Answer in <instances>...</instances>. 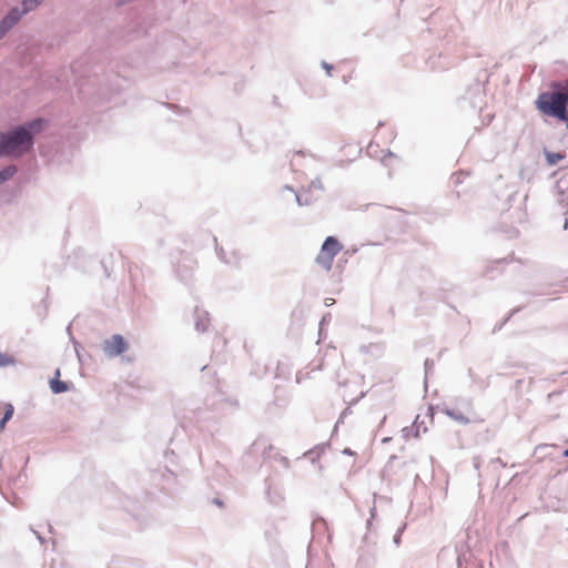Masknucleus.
<instances>
[{"label":"nucleus","mask_w":568,"mask_h":568,"mask_svg":"<svg viewBox=\"0 0 568 568\" xmlns=\"http://www.w3.org/2000/svg\"><path fill=\"white\" fill-rule=\"evenodd\" d=\"M547 163L549 165H556L559 163L562 159H565V154L559 152H545Z\"/></svg>","instance_id":"obj_11"},{"label":"nucleus","mask_w":568,"mask_h":568,"mask_svg":"<svg viewBox=\"0 0 568 568\" xmlns=\"http://www.w3.org/2000/svg\"><path fill=\"white\" fill-rule=\"evenodd\" d=\"M219 252H220L222 260L225 263L234 265V266H237L241 264L243 256L241 254L240 247L235 243L227 242L224 245H221Z\"/></svg>","instance_id":"obj_6"},{"label":"nucleus","mask_w":568,"mask_h":568,"mask_svg":"<svg viewBox=\"0 0 568 568\" xmlns=\"http://www.w3.org/2000/svg\"><path fill=\"white\" fill-rule=\"evenodd\" d=\"M42 125L43 120L38 119L7 134L2 133L1 156L19 158L27 153L33 144V135L42 129Z\"/></svg>","instance_id":"obj_1"},{"label":"nucleus","mask_w":568,"mask_h":568,"mask_svg":"<svg viewBox=\"0 0 568 568\" xmlns=\"http://www.w3.org/2000/svg\"><path fill=\"white\" fill-rule=\"evenodd\" d=\"M324 68L329 72L332 67L327 65L326 63H324Z\"/></svg>","instance_id":"obj_14"},{"label":"nucleus","mask_w":568,"mask_h":568,"mask_svg":"<svg viewBox=\"0 0 568 568\" xmlns=\"http://www.w3.org/2000/svg\"><path fill=\"white\" fill-rule=\"evenodd\" d=\"M14 408L11 404L4 405V415L2 419L0 420V430H3L6 427V424L11 419L13 415Z\"/></svg>","instance_id":"obj_10"},{"label":"nucleus","mask_w":568,"mask_h":568,"mask_svg":"<svg viewBox=\"0 0 568 568\" xmlns=\"http://www.w3.org/2000/svg\"><path fill=\"white\" fill-rule=\"evenodd\" d=\"M558 92L564 95L565 103H566V105H568V81L564 85L562 91H558Z\"/></svg>","instance_id":"obj_12"},{"label":"nucleus","mask_w":568,"mask_h":568,"mask_svg":"<svg viewBox=\"0 0 568 568\" xmlns=\"http://www.w3.org/2000/svg\"><path fill=\"white\" fill-rule=\"evenodd\" d=\"M538 111L545 115L556 118L568 125V109L564 95L559 92L540 93L535 102Z\"/></svg>","instance_id":"obj_2"},{"label":"nucleus","mask_w":568,"mask_h":568,"mask_svg":"<svg viewBox=\"0 0 568 568\" xmlns=\"http://www.w3.org/2000/svg\"><path fill=\"white\" fill-rule=\"evenodd\" d=\"M7 364V361L3 358V356L0 354V365Z\"/></svg>","instance_id":"obj_13"},{"label":"nucleus","mask_w":568,"mask_h":568,"mask_svg":"<svg viewBox=\"0 0 568 568\" xmlns=\"http://www.w3.org/2000/svg\"><path fill=\"white\" fill-rule=\"evenodd\" d=\"M193 264H195V262L192 261L191 258H184L182 262L178 264L176 273L181 277V280H187L189 277H191L192 272H189V270L193 271Z\"/></svg>","instance_id":"obj_7"},{"label":"nucleus","mask_w":568,"mask_h":568,"mask_svg":"<svg viewBox=\"0 0 568 568\" xmlns=\"http://www.w3.org/2000/svg\"><path fill=\"white\" fill-rule=\"evenodd\" d=\"M103 352L109 357L123 354L128 349V344L121 335H112L105 339L102 345Z\"/></svg>","instance_id":"obj_5"},{"label":"nucleus","mask_w":568,"mask_h":568,"mask_svg":"<svg viewBox=\"0 0 568 568\" xmlns=\"http://www.w3.org/2000/svg\"><path fill=\"white\" fill-rule=\"evenodd\" d=\"M40 2L41 0H26L23 2L24 9L22 12H19L18 9H13L0 23V38H2L3 34L19 21L23 13L32 10Z\"/></svg>","instance_id":"obj_4"},{"label":"nucleus","mask_w":568,"mask_h":568,"mask_svg":"<svg viewBox=\"0 0 568 568\" xmlns=\"http://www.w3.org/2000/svg\"><path fill=\"white\" fill-rule=\"evenodd\" d=\"M60 377V371H55V378L51 379L50 382V388L54 394H60L69 390V386L65 382H62L59 379Z\"/></svg>","instance_id":"obj_8"},{"label":"nucleus","mask_w":568,"mask_h":568,"mask_svg":"<svg viewBox=\"0 0 568 568\" xmlns=\"http://www.w3.org/2000/svg\"><path fill=\"white\" fill-rule=\"evenodd\" d=\"M17 173L16 165H8L3 170L0 171V184L7 182Z\"/></svg>","instance_id":"obj_9"},{"label":"nucleus","mask_w":568,"mask_h":568,"mask_svg":"<svg viewBox=\"0 0 568 568\" xmlns=\"http://www.w3.org/2000/svg\"><path fill=\"white\" fill-rule=\"evenodd\" d=\"M564 456L568 457V448L564 452Z\"/></svg>","instance_id":"obj_15"},{"label":"nucleus","mask_w":568,"mask_h":568,"mask_svg":"<svg viewBox=\"0 0 568 568\" xmlns=\"http://www.w3.org/2000/svg\"><path fill=\"white\" fill-rule=\"evenodd\" d=\"M342 248L343 246L336 237L328 236L324 241L315 258L316 264L324 271H329L332 268L335 256L342 251Z\"/></svg>","instance_id":"obj_3"}]
</instances>
